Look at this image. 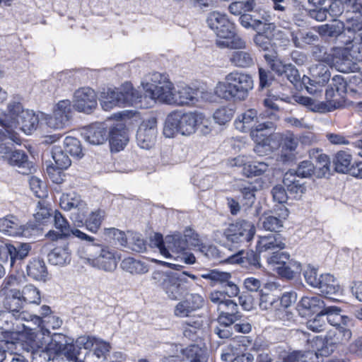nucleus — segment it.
<instances>
[{
	"label": "nucleus",
	"mask_w": 362,
	"mask_h": 362,
	"mask_svg": "<svg viewBox=\"0 0 362 362\" xmlns=\"http://www.w3.org/2000/svg\"><path fill=\"white\" fill-rule=\"evenodd\" d=\"M312 157H314L317 163L316 168H319V175H325L329 171V160L327 155L321 153L318 149H313L310 151Z\"/></svg>",
	"instance_id": "8fccbe9b"
},
{
	"label": "nucleus",
	"mask_w": 362,
	"mask_h": 362,
	"mask_svg": "<svg viewBox=\"0 0 362 362\" xmlns=\"http://www.w3.org/2000/svg\"><path fill=\"white\" fill-rule=\"evenodd\" d=\"M320 281L317 288H319L320 292L324 295L336 294L341 290L337 280L333 276L329 274H321Z\"/></svg>",
	"instance_id": "ea45409f"
},
{
	"label": "nucleus",
	"mask_w": 362,
	"mask_h": 362,
	"mask_svg": "<svg viewBox=\"0 0 362 362\" xmlns=\"http://www.w3.org/2000/svg\"><path fill=\"white\" fill-rule=\"evenodd\" d=\"M26 270L27 274L35 280L45 281L47 275L45 263L39 259L30 261Z\"/></svg>",
	"instance_id": "c9c22d12"
},
{
	"label": "nucleus",
	"mask_w": 362,
	"mask_h": 362,
	"mask_svg": "<svg viewBox=\"0 0 362 362\" xmlns=\"http://www.w3.org/2000/svg\"><path fill=\"white\" fill-rule=\"evenodd\" d=\"M66 343V335L60 333L54 334L49 337L48 329H41L30 334V346L33 354H47L48 360H54L56 356H61L63 346Z\"/></svg>",
	"instance_id": "20e7f679"
},
{
	"label": "nucleus",
	"mask_w": 362,
	"mask_h": 362,
	"mask_svg": "<svg viewBox=\"0 0 362 362\" xmlns=\"http://www.w3.org/2000/svg\"><path fill=\"white\" fill-rule=\"evenodd\" d=\"M269 169V164L266 162H254L248 163L243 169V173L247 177L259 176L267 172Z\"/></svg>",
	"instance_id": "864d4df0"
},
{
	"label": "nucleus",
	"mask_w": 362,
	"mask_h": 362,
	"mask_svg": "<svg viewBox=\"0 0 362 362\" xmlns=\"http://www.w3.org/2000/svg\"><path fill=\"white\" fill-rule=\"evenodd\" d=\"M349 90L351 93L362 94V71L351 76L349 80Z\"/></svg>",
	"instance_id": "774afa93"
},
{
	"label": "nucleus",
	"mask_w": 362,
	"mask_h": 362,
	"mask_svg": "<svg viewBox=\"0 0 362 362\" xmlns=\"http://www.w3.org/2000/svg\"><path fill=\"white\" fill-rule=\"evenodd\" d=\"M15 314L11 311H0V329L8 333H18L22 330L18 325L15 326Z\"/></svg>",
	"instance_id": "79ce46f5"
},
{
	"label": "nucleus",
	"mask_w": 362,
	"mask_h": 362,
	"mask_svg": "<svg viewBox=\"0 0 362 362\" xmlns=\"http://www.w3.org/2000/svg\"><path fill=\"white\" fill-rule=\"evenodd\" d=\"M53 112L55 113L57 116L63 117L66 120L69 121L71 113V101L69 100H60L55 105Z\"/></svg>",
	"instance_id": "680f3d73"
},
{
	"label": "nucleus",
	"mask_w": 362,
	"mask_h": 362,
	"mask_svg": "<svg viewBox=\"0 0 362 362\" xmlns=\"http://www.w3.org/2000/svg\"><path fill=\"white\" fill-rule=\"evenodd\" d=\"M238 49L233 52L229 57L230 62L236 67L247 68L254 64V58L251 52Z\"/></svg>",
	"instance_id": "f704fd0d"
},
{
	"label": "nucleus",
	"mask_w": 362,
	"mask_h": 362,
	"mask_svg": "<svg viewBox=\"0 0 362 362\" xmlns=\"http://www.w3.org/2000/svg\"><path fill=\"white\" fill-rule=\"evenodd\" d=\"M218 318L223 323H235L241 317L238 304L231 299H226L219 305Z\"/></svg>",
	"instance_id": "4be33fe9"
},
{
	"label": "nucleus",
	"mask_w": 362,
	"mask_h": 362,
	"mask_svg": "<svg viewBox=\"0 0 362 362\" xmlns=\"http://www.w3.org/2000/svg\"><path fill=\"white\" fill-rule=\"evenodd\" d=\"M100 105L103 110H110L115 106H120V98L118 89L108 88L100 93Z\"/></svg>",
	"instance_id": "58836bf2"
},
{
	"label": "nucleus",
	"mask_w": 362,
	"mask_h": 362,
	"mask_svg": "<svg viewBox=\"0 0 362 362\" xmlns=\"http://www.w3.org/2000/svg\"><path fill=\"white\" fill-rule=\"evenodd\" d=\"M25 227L19 219L8 215L0 218V231L11 236H20L25 235Z\"/></svg>",
	"instance_id": "5701e85b"
},
{
	"label": "nucleus",
	"mask_w": 362,
	"mask_h": 362,
	"mask_svg": "<svg viewBox=\"0 0 362 362\" xmlns=\"http://www.w3.org/2000/svg\"><path fill=\"white\" fill-rule=\"evenodd\" d=\"M255 232V225L252 222L240 220L229 224L223 230V236L235 247H247L253 239Z\"/></svg>",
	"instance_id": "0eeeda50"
},
{
	"label": "nucleus",
	"mask_w": 362,
	"mask_h": 362,
	"mask_svg": "<svg viewBox=\"0 0 362 362\" xmlns=\"http://www.w3.org/2000/svg\"><path fill=\"white\" fill-rule=\"evenodd\" d=\"M121 267L132 274H143L148 271V266L145 263L132 257L124 259L121 262Z\"/></svg>",
	"instance_id": "a19ab883"
},
{
	"label": "nucleus",
	"mask_w": 362,
	"mask_h": 362,
	"mask_svg": "<svg viewBox=\"0 0 362 362\" xmlns=\"http://www.w3.org/2000/svg\"><path fill=\"white\" fill-rule=\"evenodd\" d=\"M189 362H209V354L205 348L193 344L187 346L182 351Z\"/></svg>",
	"instance_id": "4c0bfd02"
},
{
	"label": "nucleus",
	"mask_w": 362,
	"mask_h": 362,
	"mask_svg": "<svg viewBox=\"0 0 362 362\" xmlns=\"http://www.w3.org/2000/svg\"><path fill=\"white\" fill-rule=\"evenodd\" d=\"M305 281L310 286L317 288L320 285L321 275H318L317 269L308 266L303 272Z\"/></svg>",
	"instance_id": "0e129e2a"
},
{
	"label": "nucleus",
	"mask_w": 362,
	"mask_h": 362,
	"mask_svg": "<svg viewBox=\"0 0 362 362\" xmlns=\"http://www.w3.org/2000/svg\"><path fill=\"white\" fill-rule=\"evenodd\" d=\"M54 227L60 231L61 236H64L66 238H69L70 230L72 228L66 218L57 210L54 211Z\"/></svg>",
	"instance_id": "3c124183"
},
{
	"label": "nucleus",
	"mask_w": 362,
	"mask_h": 362,
	"mask_svg": "<svg viewBox=\"0 0 362 362\" xmlns=\"http://www.w3.org/2000/svg\"><path fill=\"white\" fill-rule=\"evenodd\" d=\"M325 98L326 102L320 103L322 105V108H325L324 112H330L344 105V96H341L332 86H329V88L326 90Z\"/></svg>",
	"instance_id": "473e14b6"
},
{
	"label": "nucleus",
	"mask_w": 362,
	"mask_h": 362,
	"mask_svg": "<svg viewBox=\"0 0 362 362\" xmlns=\"http://www.w3.org/2000/svg\"><path fill=\"white\" fill-rule=\"evenodd\" d=\"M201 277L207 280L211 286H221L232 278L229 272L211 269L201 274Z\"/></svg>",
	"instance_id": "e433bc0d"
},
{
	"label": "nucleus",
	"mask_w": 362,
	"mask_h": 362,
	"mask_svg": "<svg viewBox=\"0 0 362 362\" xmlns=\"http://www.w3.org/2000/svg\"><path fill=\"white\" fill-rule=\"evenodd\" d=\"M52 158L57 168L65 170L71 165V160L60 146H54L52 150Z\"/></svg>",
	"instance_id": "de8ad7c7"
},
{
	"label": "nucleus",
	"mask_w": 362,
	"mask_h": 362,
	"mask_svg": "<svg viewBox=\"0 0 362 362\" xmlns=\"http://www.w3.org/2000/svg\"><path fill=\"white\" fill-rule=\"evenodd\" d=\"M66 344L63 346L61 356H64L69 361H74L78 358L79 354L76 346L73 344V341L66 336Z\"/></svg>",
	"instance_id": "bf43d9fd"
},
{
	"label": "nucleus",
	"mask_w": 362,
	"mask_h": 362,
	"mask_svg": "<svg viewBox=\"0 0 362 362\" xmlns=\"http://www.w3.org/2000/svg\"><path fill=\"white\" fill-rule=\"evenodd\" d=\"M274 129V123L272 120H267L265 122L258 125L257 129L251 132V137L256 143L254 148L255 152L259 156H264L270 151L269 139L264 133V130Z\"/></svg>",
	"instance_id": "2eb2a0df"
},
{
	"label": "nucleus",
	"mask_w": 362,
	"mask_h": 362,
	"mask_svg": "<svg viewBox=\"0 0 362 362\" xmlns=\"http://www.w3.org/2000/svg\"><path fill=\"white\" fill-rule=\"evenodd\" d=\"M146 94L152 100L172 105L175 95L174 86L168 76L152 73L146 83H142Z\"/></svg>",
	"instance_id": "39448f33"
},
{
	"label": "nucleus",
	"mask_w": 362,
	"mask_h": 362,
	"mask_svg": "<svg viewBox=\"0 0 362 362\" xmlns=\"http://www.w3.org/2000/svg\"><path fill=\"white\" fill-rule=\"evenodd\" d=\"M65 150L71 156L81 158L83 156V149L78 139L73 136H66L64 141Z\"/></svg>",
	"instance_id": "09e8293b"
},
{
	"label": "nucleus",
	"mask_w": 362,
	"mask_h": 362,
	"mask_svg": "<svg viewBox=\"0 0 362 362\" xmlns=\"http://www.w3.org/2000/svg\"><path fill=\"white\" fill-rule=\"evenodd\" d=\"M110 144L112 151H119L128 142L126 131L122 125L112 127L109 132Z\"/></svg>",
	"instance_id": "2f4dec72"
},
{
	"label": "nucleus",
	"mask_w": 362,
	"mask_h": 362,
	"mask_svg": "<svg viewBox=\"0 0 362 362\" xmlns=\"http://www.w3.org/2000/svg\"><path fill=\"white\" fill-rule=\"evenodd\" d=\"M53 112L55 113L57 116L63 117L66 120L69 121L71 113V101L69 100H60L55 105Z\"/></svg>",
	"instance_id": "052dcab7"
},
{
	"label": "nucleus",
	"mask_w": 362,
	"mask_h": 362,
	"mask_svg": "<svg viewBox=\"0 0 362 362\" xmlns=\"http://www.w3.org/2000/svg\"><path fill=\"white\" fill-rule=\"evenodd\" d=\"M204 305V298L198 293H190L180 300L174 308V315L177 317H189Z\"/></svg>",
	"instance_id": "4468645a"
},
{
	"label": "nucleus",
	"mask_w": 362,
	"mask_h": 362,
	"mask_svg": "<svg viewBox=\"0 0 362 362\" xmlns=\"http://www.w3.org/2000/svg\"><path fill=\"white\" fill-rule=\"evenodd\" d=\"M343 47H333L330 54L323 56L317 55L320 59L326 60L329 65L335 67L340 72H355L359 67L358 62L362 56V45L357 35L342 41Z\"/></svg>",
	"instance_id": "f257e3e1"
},
{
	"label": "nucleus",
	"mask_w": 362,
	"mask_h": 362,
	"mask_svg": "<svg viewBox=\"0 0 362 362\" xmlns=\"http://www.w3.org/2000/svg\"><path fill=\"white\" fill-rule=\"evenodd\" d=\"M299 143L297 136L291 132L284 134L281 139L282 151H286L290 153L296 151Z\"/></svg>",
	"instance_id": "5fc2aeb1"
},
{
	"label": "nucleus",
	"mask_w": 362,
	"mask_h": 362,
	"mask_svg": "<svg viewBox=\"0 0 362 362\" xmlns=\"http://www.w3.org/2000/svg\"><path fill=\"white\" fill-rule=\"evenodd\" d=\"M185 274V272L180 274L156 271L152 274L151 279L163 290L169 299L176 300L183 293L182 286L187 281Z\"/></svg>",
	"instance_id": "423d86ee"
},
{
	"label": "nucleus",
	"mask_w": 362,
	"mask_h": 362,
	"mask_svg": "<svg viewBox=\"0 0 362 362\" xmlns=\"http://www.w3.org/2000/svg\"><path fill=\"white\" fill-rule=\"evenodd\" d=\"M47 125L53 129H62L64 128L69 121L66 120L64 117L57 116L55 113L47 115L45 117Z\"/></svg>",
	"instance_id": "338daca9"
},
{
	"label": "nucleus",
	"mask_w": 362,
	"mask_h": 362,
	"mask_svg": "<svg viewBox=\"0 0 362 362\" xmlns=\"http://www.w3.org/2000/svg\"><path fill=\"white\" fill-rule=\"evenodd\" d=\"M199 112H173L165 119L163 135L166 138H174L177 134L189 136L197 132Z\"/></svg>",
	"instance_id": "7ed1b4c3"
},
{
	"label": "nucleus",
	"mask_w": 362,
	"mask_h": 362,
	"mask_svg": "<svg viewBox=\"0 0 362 362\" xmlns=\"http://www.w3.org/2000/svg\"><path fill=\"white\" fill-rule=\"evenodd\" d=\"M263 119L262 115H258L257 112L255 109H250L243 112L235 120V124L236 128L240 131L245 132L250 130V132L257 129L259 124L266 121H261Z\"/></svg>",
	"instance_id": "a211bd4d"
},
{
	"label": "nucleus",
	"mask_w": 362,
	"mask_h": 362,
	"mask_svg": "<svg viewBox=\"0 0 362 362\" xmlns=\"http://www.w3.org/2000/svg\"><path fill=\"white\" fill-rule=\"evenodd\" d=\"M298 306L312 313L318 312L321 308L324 309L326 307L320 296H304L301 298Z\"/></svg>",
	"instance_id": "37998d69"
},
{
	"label": "nucleus",
	"mask_w": 362,
	"mask_h": 362,
	"mask_svg": "<svg viewBox=\"0 0 362 362\" xmlns=\"http://www.w3.org/2000/svg\"><path fill=\"white\" fill-rule=\"evenodd\" d=\"M315 344L317 346V351H294L288 354V360L293 361V362H321L320 356H327L333 351L332 349L327 347L322 339L317 337Z\"/></svg>",
	"instance_id": "f8f14e48"
},
{
	"label": "nucleus",
	"mask_w": 362,
	"mask_h": 362,
	"mask_svg": "<svg viewBox=\"0 0 362 362\" xmlns=\"http://www.w3.org/2000/svg\"><path fill=\"white\" fill-rule=\"evenodd\" d=\"M230 74H231L233 79L230 81L233 82L235 90L238 95V100H245L247 98L249 92L254 87V82L252 76L247 74L237 71L230 72Z\"/></svg>",
	"instance_id": "f3484780"
},
{
	"label": "nucleus",
	"mask_w": 362,
	"mask_h": 362,
	"mask_svg": "<svg viewBox=\"0 0 362 362\" xmlns=\"http://www.w3.org/2000/svg\"><path fill=\"white\" fill-rule=\"evenodd\" d=\"M73 103L77 111L89 114L97 107L96 94L92 88H81L75 91Z\"/></svg>",
	"instance_id": "ddd939ff"
},
{
	"label": "nucleus",
	"mask_w": 362,
	"mask_h": 362,
	"mask_svg": "<svg viewBox=\"0 0 362 362\" xmlns=\"http://www.w3.org/2000/svg\"><path fill=\"white\" fill-rule=\"evenodd\" d=\"M71 259V251L68 243L57 245L48 254V260L54 265L64 266L69 264Z\"/></svg>",
	"instance_id": "a878e982"
},
{
	"label": "nucleus",
	"mask_w": 362,
	"mask_h": 362,
	"mask_svg": "<svg viewBox=\"0 0 362 362\" xmlns=\"http://www.w3.org/2000/svg\"><path fill=\"white\" fill-rule=\"evenodd\" d=\"M232 79L231 74H228L224 80L218 81L214 87V94L219 98L226 101H236L238 100V95L235 90V86Z\"/></svg>",
	"instance_id": "412c9836"
},
{
	"label": "nucleus",
	"mask_w": 362,
	"mask_h": 362,
	"mask_svg": "<svg viewBox=\"0 0 362 362\" xmlns=\"http://www.w3.org/2000/svg\"><path fill=\"white\" fill-rule=\"evenodd\" d=\"M165 245L169 252L174 257L187 249V243L180 234H174L165 237Z\"/></svg>",
	"instance_id": "72a5a7b5"
},
{
	"label": "nucleus",
	"mask_w": 362,
	"mask_h": 362,
	"mask_svg": "<svg viewBox=\"0 0 362 362\" xmlns=\"http://www.w3.org/2000/svg\"><path fill=\"white\" fill-rule=\"evenodd\" d=\"M264 57L270 66L272 70L274 71L277 75L283 76L284 74L288 64L284 63L282 60L278 58L275 52L272 53H266L264 55Z\"/></svg>",
	"instance_id": "a18cd8bd"
},
{
	"label": "nucleus",
	"mask_w": 362,
	"mask_h": 362,
	"mask_svg": "<svg viewBox=\"0 0 362 362\" xmlns=\"http://www.w3.org/2000/svg\"><path fill=\"white\" fill-rule=\"evenodd\" d=\"M28 158V156L23 151L15 150L7 163L11 165L24 168L29 166Z\"/></svg>",
	"instance_id": "6e6d98bb"
},
{
	"label": "nucleus",
	"mask_w": 362,
	"mask_h": 362,
	"mask_svg": "<svg viewBox=\"0 0 362 362\" xmlns=\"http://www.w3.org/2000/svg\"><path fill=\"white\" fill-rule=\"evenodd\" d=\"M99 255L88 258L90 264L95 267L105 272H113L121 257L116 250L109 246H99Z\"/></svg>",
	"instance_id": "9b49d317"
},
{
	"label": "nucleus",
	"mask_w": 362,
	"mask_h": 362,
	"mask_svg": "<svg viewBox=\"0 0 362 362\" xmlns=\"http://www.w3.org/2000/svg\"><path fill=\"white\" fill-rule=\"evenodd\" d=\"M344 29V25L341 21H335L332 24L322 25L319 28L320 35L330 37H336L341 35Z\"/></svg>",
	"instance_id": "49530a36"
},
{
	"label": "nucleus",
	"mask_w": 362,
	"mask_h": 362,
	"mask_svg": "<svg viewBox=\"0 0 362 362\" xmlns=\"http://www.w3.org/2000/svg\"><path fill=\"white\" fill-rule=\"evenodd\" d=\"M83 139L90 144L100 145L107 139V130L103 123H95L83 129Z\"/></svg>",
	"instance_id": "6ab92c4d"
},
{
	"label": "nucleus",
	"mask_w": 362,
	"mask_h": 362,
	"mask_svg": "<svg viewBox=\"0 0 362 362\" xmlns=\"http://www.w3.org/2000/svg\"><path fill=\"white\" fill-rule=\"evenodd\" d=\"M233 116V110L226 106H223L214 112L213 117L216 123L223 125L230 122Z\"/></svg>",
	"instance_id": "4d7b16f0"
},
{
	"label": "nucleus",
	"mask_w": 362,
	"mask_h": 362,
	"mask_svg": "<svg viewBox=\"0 0 362 362\" xmlns=\"http://www.w3.org/2000/svg\"><path fill=\"white\" fill-rule=\"evenodd\" d=\"M283 182L288 193L295 199H300L306 192L304 182L298 180L292 171H288L284 175Z\"/></svg>",
	"instance_id": "c756f323"
},
{
	"label": "nucleus",
	"mask_w": 362,
	"mask_h": 362,
	"mask_svg": "<svg viewBox=\"0 0 362 362\" xmlns=\"http://www.w3.org/2000/svg\"><path fill=\"white\" fill-rule=\"evenodd\" d=\"M121 105H136L141 103V95L131 83H124L118 88Z\"/></svg>",
	"instance_id": "c85d7f7f"
},
{
	"label": "nucleus",
	"mask_w": 362,
	"mask_h": 362,
	"mask_svg": "<svg viewBox=\"0 0 362 362\" xmlns=\"http://www.w3.org/2000/svg\"><path fill=\"white\" fill-rule=\"evenodd\" d=\"M207 23L220 38L216 42L218 47L231 49L245 48V42L235 35L234 25L228 19L226 14L217 11L211 12L207 18Z\"/></svg>",
	"instance_id": "f03ea898"
},
{
	"label": "nucleus",
	"mask_w": 362,
	"mask_h": 362,
	"mask_svg": "<svg viewBox=\"0 0 362 362\" xmlns=\"http://www.w3.org/2000/svg\"><path fill=\"white\" fill-rule=\"evenodd\" d=\"M312 72L313 78L304 76L302 83L309 93L317 96L322 93V87L329 81L330 73L327 67L322 64L316 66Z\"/></svg>",
	"instance_id": "9d476101"
},
{
	"label": "nucleus",
	"mask_w": 362,
	"mask_h": 362,
	"mask_svg": "<svg viewBox=\"0 0 362 362\" xmlns=\"http://www.w3.org/2000/svg\"><path fill=\"white\" fill-rule=\"evenodd\" d=\"M10 127L11 128L18 127L27 134H30L36 129L39 119L38 117L31 110H25L20 103H10Z\"/></svg>",
	"instance_id": "6e6552de"
},
{
	"label": "nucleus",
	"mask_w": 362,
	"mask_h": 362,
	"mask_svg": "<svg viewBox=\"0 0 362 362\" xmlns=\"http://www.w3.org/2000/svg\"><path fill=\"white\" fill-rule=\"evenodd\" d=\"M276 215L264 214L259 221L262 228L272 232H280L284 227L285 220L288 217V210L284 206H281Z\"/></svg>",
	"instance_id": "dca6fc26"
},
{
	"label": "nucleus",
	"mask_w": 362,
	"mask_h": 362,
	"mask_svg": "<svg viewBox=\"0 0 362 362\" xmlns=\"http://www.w3.org/2000/svg\"><path fill=\"white\" fill-rule=\"evenodd\" d=\"M335 170L346 173L351 170V156L345 151H339L334 159Z\"/></svg>",
	"instance_id": "c03bdc74"
},
{
	"label": "nucleus",
	"mask_w": 362,
	"mask_h": 362,
	"mask_svg": "<svg viewBox=\"0 0 362 362\" xmlns=\"http://www.w3.org/2000/svg\"><path fill=\"white\" fill-rule=\"evenodd\" d=\"M105 216V211L97 209L90 213L84 221L79 215H77L74 219L78 224L84 225L88 230L93 233H96L99 230Z\"/></svg>",
	"instance_id": "b1692460"
},
{
	"label": "nucleus",
	"mask_w": 362,
	"mask_h": 362,
	"mask_svg": "<svg viewBox=\"0 0 362 362\" xmlns=\"http://www.w3.org/2000/svg\"><path fill=\"white\" fill-rule=\"evenodd\" d=\"M31 190L35 195L40 199L47 196L45 185L37 177H32L29 181Z\"/></svg>",
	"instance_id": "e2e57ef3"
},
{
	"label": "nucleus",
	"mask_w": 362,
	"mask_h": 362,
	"mask_svg": "<svg viewBox=\"0 0 362 362\" xmlns=\"http://www.w3.org/2000/svg\"><path fill=\"white\" fill-rule=\"evenodd\" d=\"M158 134L157 119L151 117L143 120L136 133L137 145L143 149H151L156 144Z\"/></svg>",
	"instance_id": "1a4fd4ad"
},
{
	"label": "nucleus",
	"mask_w": 362,
	"mask_h": 362,
	"mask_svg": "<svg viewBox=\"0 0 362 362\" xmlns=\"http://www.w3.org/2000/svg\"><path fill=\"white\" fill-rule=\"evenodd\" d=\"M199 93L198 89L187 86L180 87L177 93H175L172 105L179 106L194 105L198 101Z\"/></svg>",
	"instance_id": "393cba45"
},
{
	"label": "nucleus",
	"mask_w": 362,
	"mask_h": 362,
	"mask_svg": "<svg viewBox=\"0 0 362 362\" xmlns=\"http://www.w3.org/2000/svg\"><path fill=\"white\" fill-rule=\"evenodd\" d=\"M4 296L3 305L13 313H18L23 307L24 303L18 289H7L2 292Z\"/></svg>",
	"instance_id": "bb28decb"
},
{
	"label": "nucleus",
	"mask_w": 362,
	"mask_h": 362,
	"mask_svg": "<svg viewBox=\"0 0 362 362\" xmlns=\"http://www.w3.org/2000/svg\"><path fill=\"white\" fill-rule=\"evenodd\" d=\"M60 207L64 211L77 209L83 216L87 212V204L81 199V196L74 192L64 193L59 199Z\"/></svg>",
	"instance_id": "aec40b11"
},
{
	"label": "nucleus",
	"mask_w": 362,
	"mask_h": 362,
	"mask_svg": "<svg viewBox=\"0 0 362 362\" xmlns=\"http://www.w3.org/2000/svg\"><path fill=\"white\" fill-rule=\"evenodd\" d=\"M285 245L286 244L280 235L260 236L257 244V251L263 252L267 250H281L284 249Z\"/></svg>",
	"instance_id": "7c9ffc66"
},
{
	"label": "nucleus",
	"mask_w": 362,
	"mask_h": 362,
	"mask_svg": "<svg viewBox=\"0 0 362 362\" xmlns=\"http://www.w3.org/2000/svg\"><path fill=\"white\" fill-rule=\"evenodd\" d=\"M322 311L325 317V321L336 328L341 325H353L352 320L347 316L341 315V309L337 306H327Z\"/></svg>",
	"instance_id": "cd10ccee"
},
{
	"label": "nucleus",
	"mask_w": 362,
	"mask_h": 362,
	"mask_svg": "<svg viewBox=\"0 0 362 362\" xmlns=\"http://www.w3.org/2000/svg\"><path fill=\"white\" fill-rule=\"evenodd\" d=\"M21 297L24 304L28 303H36L38 304L40 302V293L39 290L33 285L29 284L25 286L22 291H21Z\"/></svg>",
	"instance_id": "603ef678"
},
{
	"label": "nucleus",
	"mask_w": 362,
	"mask_h": 362,
	"mask_svg": "<svg viewBox=\"0 0 362 362\" xmlns=\"http://www.w3.org/2000/svg\"><path fill=\"white\" fill-rule=\"evenodd\" d=\"M306 324L307 327L315 332H320L324 330L327 324L322 311L320 310L313 319L308 320Z\"/></svg>",
	"instance_id": "13d9d810"
},
{
	"label": "nucleus",
	"mask_w": 362,
	"mask_h": 362,
	"mask_svg": "<svg viewBox=\"0 0 362 362\" xmlns=\"http://www.w3.org/2000/svg\"><path fill=\"white\" fill-rule=\"evenodd\" d=\"M212 126L211 122L204 114L199 112L197 122V131H199L200 134L204 136L209 134L211 132Z\"/></svg>",
	"instance_id": "69168bd1"
}]
</instances>
